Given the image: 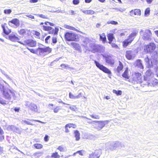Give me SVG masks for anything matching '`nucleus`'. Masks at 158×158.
Listing matches in <instances>:
<instances>
[{
	"instance_id": "c85d7f7f",
	"label": "nucleus",
	"mask_w": 158,
	"mask_h": 158,
	"mask_svg": "<svg viewBox=\"0 0 158 158\" xmlns=\"http://www.w3.org/2000/svg\"><path fill=\"white\" fill-rule=\"evenodd\" d=\"M30 108L31 110L35 112L38 111L37 107L36 105L35 104L31 102V105L30 107Z\"/></svg>"
},
{
	"instance_id": "de8ad7c7",
	"label": "nucleus",
	"mask_w": 158,
	"mask_h": 158,
	"mask_svg": "<svg viewBox=\"0 0 158 158\" xmlns=\"http://www.w3.org/2000/svg\"><path fill=\"white\" fill-rule=\"evenodd\" d=\"M150 60L152 65H154L156 64L157 60H156L155 59L152 58Z\"/></svg>"
},
{
	"instance_id": "338daca9",
	"label": "nucleus",
	"mask_w": 158,
	"mask_h": 158,
	"mask_svg": "<svg viewBox=\"0 0 158 158\" xmlns=\"http://www.w3.org/2000/svg\"><path fill=\"white\" fill-rule=\"evenodd\" d=\"M94 153H93L90 154L89 158H94L95 157V155Z\"/></svg>"
},
{
	"instance_id": "e2e57ef3",
	"label": "nucleus",
	"mask_w": 158,
	"mask_h": 158,
	"mask_svg": "<svg viewBox=\"0 0 158 158\" xmlns=\"http://www.w3.org/2000/svg\"><path fill=\"white\" fill-rule=\"evenodd\" d=\"M73 2L74 5H77L79 3V0H73Z\"/></svg>"
},
{
	"instance_id": "4468645a",
	"label": "nucleus",
	"mask_w": 158,
	"mask_h": 158,
	"mask_svg": "<svg viewBox=\"0 0 158 158\" xmlns=\"http://www.w3.org/2000/svg\"><path fill=\"white\" fill-rule=\"evenodd\" d=\"M146 76H144V80L148 81L150 78L152 77L153 75V73L152 71L149 69L145 73Z\"/></svg>"
},
{
	"instance_id": "864d4df0",
	"label": "nucleus",
	"mask_w": 158,
	"mask_h": 158,
	"mask_svg": "<svg viewBox=\"0 0 158 158\" xmlns=\"http://www.w3.org/2000/svg\"><path fill=\"white\" fill-rule=\"evenodd\" d=\"M65 27L66 28L70 30H75L76 29V28L74 27L67 25L65 26Z\"/></svg>"
},
{
	"instance_id": "aec40b11",
	"label": "nucleus",
	"mask_w": 158,
	"mask_h": 158,
	"mask_svg": "<svg viewBox=\"0 0 158 158\" xmlns=\"http://www.w3.org/2000/svg\"><path fill=\"white\" fill-rule=\"evenodd\" d=\"M10 40L12 41H17L19 42L18 40H19V38L17 37L14 34L12 33L9 36Z\"/></svg>"
},
{
	"instance_id": "c03bdc74",
	"label": "nucleus",
	"mask_w": 158,
	"mask_h": 158,
	"mask_svg": "<svg viewBox=\"0 0 158 158\" xmlns=\"http://www.w3.org/2000/svg\"><path fill=\"white\" fill-rule=\"evenodd\" d=\"M76 127V126L75 124L70 123L66 125L65 126V128H70L71 127H73V128H75Z\"/></svg>"
},
{
	"instance_id": "393cba45",
	"label": "nucleus",
	"mask_w": 158,
	"mask_h": 158,
	"mask_svg": "<svg viewBox=\"0 0 158 158\" xmlns=\"http://www.w3.org/2000/svg\"><path fill=\"white\" fill-rule=\"evenodd\" d=\"M43 29L45 31H48L50 34H53L54 32V28L49 26H43Z\"/></svg>"
},
{
	"instance_id": "4c0bfd02",
	"label": "nucleus",
	"mask_w": 158,
	"mask_h": 158,
	"mask_svg": "<svg viewBox=\"0 0 158 158\" xmlns=\"http://www.w3.org/2000/svg\"><path fill=\"white\" fill-rule=\"evenodd\" d=\"M95 157L97 158H99L101 154V151L100 150H96L94 153Z\"/></svg>"
},
{
	"instance_id": "09e8293b",
	"label": "nucleus",
	"mask_w": 158,
	"mask_h": 158,
	"mask_svg": "<svg viewBox=\"0 0 158 158\" xmlns=\"http://www.w3.org/2000/svg\"><path fill=\"white\" fill-rule=\"evenodd\" d=\"M107 23L108 24H112L115 25L118 24V22H117L112 20L108 21L107 22Z\"/></svg>"
},
{
	"instance_id": "9d476101",
	"label": "nucleus",
	"mask_w": 158,
	"mask_h": 158,
	"mask_svg": "<svg viewBox=\"0 0 158 158\" xmlns=\"http://www.w3.org/2000/svg\"><path fill=\"white\" fill-rule=\"evenodd\" d=\"M19 43L24 45H27L31 47H34L36 44V41L31 39L26 40H24L23 42H19Z\"/></svg>"
},
{
	"instance_id": "0eeeda50",
	"label": "nucleus",
	"mask_w": 158,
	"mask_h": 158,
	"mask_svg": "<svg viewBox=\"0 0 158 158\" xmlns=\"http://www.w3.org/2000/svg\"><path fill=\"white\" fill-rule=\"evenodd\" d=\"M107 146L110 150H114L116 149L117 148L124 147V145L121 142L117 141L108 143Z\"/></svg>"
},
{
	"instance_id": "1a4fd4ad",
	"label": "nucleus",
	"mask_w": 158,
	"mask_h": 158,
	"mask_svg": "<svg viewBox=\"0 0 158 158\" xmlns=\"http://www.w3.org/2000/svg\"><path fill=\"white\" fill-rule=\"evenodd\" d=\"M94 62L96 66L100 69L106 73L109 74H111V72L107 68L104 66L100 64L96 60H94Z\"/></svg>"
},
{
	"instance_id": "79ce46f5",
	"label": "nucleus",
	"mask_w": 158,
	"mask_h": 158,
	"mask_svg": "<svg viewBox=\"0 0 158 158\" xmlns=\"http://www.w3.org/2000/svg\"><path fill=\"white\" fill-rule=\"evenodd\" d=\"M113 92L114 93L116 94L117 95H120L122 94V92L121 90H113Z\"/></svg>"
},
{
	"instance_id": "bb28decb",
	"label": "nucleus",
	"mask_w": 158,
	"mask_h": 158,
	"mask_svg": "<svg viewBox=\"0 0 158 158\" xmlns=\"http://www.w3.org/2000/svg\"><path fill=\"white\" fill-rule=\"evenodd\" d=\"M138 31H134L128 37V39L131 41H132L137 34Z\"/></svg>"
},
{
	"instance_id": "6ab92c4d",
	"label": "nucleus",
	"mask_w": 158,
	"mask_h": 158,
	"mask_svg": "<svg viewBox=\"0 0 158 158\" xmlns=\"http://www.w3.org/2000/svg\"><path fill=\"white\" fill-rule=\"evenodd\" d=\"M129 13H130V15L132 16H133L134 15L140 16L141 15V10L138 9L132 10Z\"/></svg>"
},
{
	"instance_id": "a878e982",
	"label": "nucleus",
	"mask_w": 158,
	"mask_h": 158,
	"mask_svg": "<svg viewBox=\"0 0 158 158\" xmlns=\"http://www.w3.org/2000/svg\"><path fill=\"white\" fill-rule=\"evenodd\" d=\"M5 24H2V26L4 33L6 35H8L11 32V30L9 29L7 27H6L5 26Z\"/></svg>"
},
{
	"instance_id": "f8f14e48",
	"label": "nucleus",
	"mask_w": 158,
	"mask_h": 158,
	"mask_svg": "<svg viewBox=\"0 0 158 158\" xmlns=\"http://www.w3.org/2000/svg\"><path fill=\"white\" fill-rule=\"evenodd\" d=\"M83 44L82 45L88 49H89L91 44H92L91 40L88 38H85L83 41Z\"/></svg>"
},
{
	"instance_id": "473e14b6",
	"label": "nucleus",
	"mask_w": 158,
	"mask_h": 158,
	"mask_svg": "<svg viewBox=\"0 0 158 158\" xmlns=\"http://www.w3.org/2000/svg\"><path fill=\"white\" fill-rule=\"evenodd\" d=\"M113 34L112 33H110L108 34L107 35V38L108 40L109 41V43L111 44V42H112L113 39L114 38Z\"/></svg>"
},
{
	"instance_id": "49530a36",
	"label": "nucleus",
	"mask_w": 158,
	"mask_h": 158,
	"mask_svg": "<svg viewBox=\"0 0 158 158\" xmlns=\"http://www.w3.org/2000/svg\"><path fill=\"white\" fill-rule=\"evenodd\" d=\"M90 116H91L92 118L96 119H99L100 118V116L98 115L97 114H91L90 115Z\"/></svg>"
},
{
	"instance_id": "4d7b16f0",
	"label": "nucleus",
	"mask_w": 158,
	"mask_h": 158,
	"mask_svg": "<svg viewBox=\"0 0 158 158\" xmlns=\"http://www.w3.org/2000/svg\"><path fill=\"white\" fill-rule=\"evenodd\" d=\"M150 9L149 8L146 9L145 11L144 15H147L148 14H149L150 13Z\"/></svg>"
},
{
	"instance_id": "7ed1b4c3",
	"label": "nucleus",
	"mask_w": 158,
	"mask_h": 158,
	"mask_svg": "<svg viewBox=\"0 0 158 158\" xmlns=\"http://www.w3.org/2000/svg\"><path fill=\"white\" fill-rule=\"evenodd\" d=\"M139 33L141 37L144 40H149L151 39L152 33L149 30H141Z\"/></svg>"
},
{
	"instance_id": "8fccbe9b",
	"label": "nucleus",
	"mask_w": 158,
	"mask_h": 158,
	"mask_svg": "<svg viewBox=\"0 0 158 158\" xmlns=\"http://www.w3.org/2000/svg\"><path fill=\"white\" fill-rule=\"evenodd\" d=\"M31 104V102H30L28 101H26L25 102L24 105L27 107H29L30 108Z\"/></svg>"
},
{
	"instance_id": "b1692460",
	"label": "nucleus",
	"mask_w": 158,
	"mask_h": 158,
	"mask_svg": "<svg viewBox=\"0 0 158 158\" xmlns=\"http://www.w3.org/2000/svg\"><path fill=\"white\" fill-rule=\"evenodd\" d=\"M69 97L72 99H75L80 98L82 97V93H79L77 95L75 96L74 94L70 92L69 94Z\"/></svg>"
},
{
	"instance_id": "423d86ee",
	"label": "nucleus",
	"mask_w": 158,
	"mask_h": 158,
	"mask_svg": "<svg viewBox=\"0 0 158 158\" xmlns=\"http://www.w3.org/2000/svg\"><path fill=\"white\" fill-rule=\"evenodd\" d=\"M64 35L65 39L68 41H77L78 39L77 35L73 32H67Z\"/></svg>"
},
{
	"instance_id": "f704fd0d",
	"label": "nucleus",
	"mask_w": 158,
	"mask_h": 158,
	"mask_svg": "<svg viewBox=\"0 0 158 158\" xmlns=\"http://www.w3.org/2000/svg\"><path fill=\"white\" fill-rule=\"evenodd\" d=\"M7 129L8 130H12L15 132H17L18 130V129L13 125L9 126L7 127Z\"/></svg>"
},
{
	"instance_id": "f3484780",
	"label": "nucleus",
	"mask_w": 158,
	"mask_h": 158,
	"mask_svg": "<svg viewBox=\"0 0 158 158\" xmlns=\"http://www.w3.org/2000/svg\"><path fill=\"white\" fill-rule=\"evenodd\" d=\"M135 66L140 70V71H142L143 69V66L140 60H137L134 64Z\"/></svg>"
},
{
	"instance_id": "774afa93",
	"label": "nucleus",
	"mask_w": 158,
	"mask_h": 158,
	"mask_svg": "<svg viewBox=\"0 0 158 158\" xmlns=\"http://www.w3.org/2000/svg\"><path fill=\"white\" fill-rule=\"evenodd\" d=\"M145 61L148 64H150V60L148 57H147L145 59Z\"/></svg>"
},
{
	"instance_id": "a19ab883",
	"label": "nucleus",
	"mask_w": 158,
	"mask_h": 158,
	"mask_svg": "<svg viewBox=\"0 0 158 158\" xmlns=\"http://www.w3.org/2000/svg\"><path fill=\"white\" fill-rule=\"evenodd\" d=\"M84 152V151L83 150L77 151V152L74 153L73 154V156H75L76 154H78L79 155L81 156H83Z\"/></svg>"
},
{
	"instance_id": "13d9d810",
	"label": "nucleus",
	"mask_w": 158,
	"mask_h": 158,
	"mask_svg": "<svg viewBox=\"0 0 158 158\" xmlns=\"http://www.w3.org/2000/svg\"><path fill=\"white\" fill-rule=\"evenodd\" d=\"M0 103L2 105H5L6 104V101L2 99H0Z\"/></svg>"
},
{
	"instance_id": "680f3d73",
	"label": "nucleus",
	"mask_w": 158,
	"mask_h": 158,
	"mask_svg": "<svg viewBox=\"0 0 158 158\" xmlns=\"http://www.w3.org/2000/svg\"><path fill=\"white\" fill-rule=\"evenodd\" d=\"M111 44L112 47L113 48H118V46L116 44L114 43H112V42H111V44Z\"/></svg>"
},
{
	"instance_id": "052dcab7",
	"label": "nucleus",
	"mask_w": 158,
	"mask_h": 158,
	"mask_svg": "<svg viewBox=\"0 0 158 158\" xmlns=\"http://www.w3.org/2000/svg\"><path fill=\"white\" fill-rule=\"evenodd\" d=\"M52 42L53 43L55 44L57 42L56 37L55 36H53L52 38Z\"/></svg>"
},
{
	"instance_id": "c9c22d12",
	"label": "nucleus",
	"mask_w": 158,
	"mask_h": 158,
	"mask_svg": "<svg viewBox=\"0 0 158 158\" xmlns=\"http://www.w3.org/2000/svg\"><path fill=\"white\" fill-rule=\"evenodd\" d=\"M75 137L76 138V140L77 141H78L80 139V134L77 130H76L74 131Z\"/></svg>"
},
{
	"instance_id": "ddd939ff",
	"label": "nucleus",
	"mask_w": 158,
	"mask_h": 158,
	"mask_svg": "<svg viewBox=\"0 0 158 158\" xmlns=\"http://www.w3.org/2000/svg\"><path fill=\"white\" fill-rule=\"evenodd\" d=\"M155 46L154 44L151 43L149 45H146L144 47V50L147 52H150L154 50L155 48Z\"/></svg>"
},
{
	"instance_id": "dca6fc26",
	"label": "nucleus",
	"mask_w": 158,
	"mask_h": 158,
	"mask_svg": "<svg viewBox=\"0 0 158 158\" xmlns=\"http://www.w3.org/2000/svg\"><path fill=\"white\" fill-rule=\"evenodd\" d=\"M19 34L20 35L26 37L30 35V31L29 30L26 29H21L18 31Z\"/></svg>"
},
{
	"instance_id": "69168bd1",
	"label": "nucleus",
	"mask_w": 158,
	"mask_h": 158,
	"mask_svg": "<svg viewBox=\"0 0 158 158\" xmlns=\"http://www.w3.org/2000/svg\"><path fill=\"white\" fill-rule=\"evenodd\" d=\"M69 108L71 110L73 111H75L77 109L76 106H70Z\"/></svg>"
},
{
	"instance_id": "37998d69",
	"label": "nucleus",
	"mask_w": 158,
	"mask_h": 158,
	"mask_svg": "<svg viewBox=\"0 0 158 158\" xmlns=\"http://www.w3.org/2000/svg\"><path fill=\"white\" fill-rule=\"evenodd\" d=\"M34 147L36 149H41L43 147V145L37 143L34 144Z\"/></svg>"
},
{
	"instance_id": "4be33fe9",
	"label": "nucleus",
	"mask_w": 158,
	"mask_h": 158,
	"mask_svg": "<svg viewBox=\"0 0 158 158\" xmlns=\"http://www.w3.org/2000/svg\"><path fill=\"white\" fill-rule=\"evenodd\" d=\"M122 77L125 78V80H127L129 79V76L128 73V68H126L125 70L122 74Z\"/></svg>"
},
{
	"instance_id": "20e7f679",
	"label": "nucleus",
	"mask_w": 158,
	"mask_h": 158,
	"mask_svg": "<svg viewBox=\"0 0 158 158\" xmlns=\"http://www.w3.org/2000/svg\"><path fill=\"white\" fill-rule=\"evenodd\" d=\"M129 82H131L133 84L140 83L143 82L142 76L141 73H135L132 74V80H129Z\"/></svg>"
},
{
	"instance_id": "9b49d317",
	"label": "nucleus",
	"mask_w": 158,
	"mask_h": 158,
	"mask_svg": "<svg viewBox=\"0 0 158 158\" xmlns=\"http://www.w3.org/2000/svg\"><path fill=\"white\" fill-rule=\"evenodd\" d=\"M137 52L136 50H127L126 52V56L128 60H131L135 57Z\"/></svg>"
},
{
	"instance_id": "39448f33",
	"label": "nucleus",
	"mask_w": 158,
	"mask_h": 158,
	"mask_svg": "<svg viewBox=\"0 0 158 158\" xmlns=\"http://www.w3.org/2000/svg\"><path fill=\"white\" fill-rule=\"evenodd\" d=\"M109 122L108 120L94 121L91 122H90L89 123L94 124V123H95L94 124L96 126L95 127V128L98 131H100Z\"/></svg>"
},
{
	"instance_id": "cd10ccee",
	"label": "nucleus",
	"mask_w": 158,
	"mask_h": 158,
	"mask_svg": "<svg viewBox=\"0 0 158 158\" xmlns=\"http://www.w3.org/2000/svg\"><path fill=\"white\" fill-rule=\"evenodd\" d=\"M53 106V105L52 104H49L48 105V107L49 108L51 109L52 110H53L55 113H57L60 109V107L58 106H56L54 108H51V106Z\"/></svg>"
},
{
	"instance_id": "c756f323",
	"label": "nucleus",
	"mask_w": 158,
	"mask_h": 158,
	"mask_svg": "<svg viewBox=\"0 0 158 158\" xmlns=\"http://www.w3.org/2000/svg\"><path fill=\"white\" fill-rule=\"evenodd\" d=\"M60 156L58 154L57 152L53 153L52 154L51 156H48L47 158H59Z\"/></svg>"
},
{
	"instance_id": "3c124183",
	"label": "nucleus",
	"mask_w": 158,
	"mask_h": 158,
	"mask_svg": "<svg viewBox=\"0 0 158 158\" xmlns=\"http://www.w3.org/2000/svg\"><path fill=\"white\" fill-rule=\"evenodd\" d=\"M12 10L10 9H6L4 11V13L6 14H10Z\"/></svg>"
},
{
	"instance_id": "6e6552de",
	"label": "nucleus",
	"mask_w": 158,
	"mask_h": 158,
	"mask_svg": "<svg viewBox=\"0 0 158 158\" xmlns=\"http://www.w3.org/2000/svg\"><path fill=\"white\" fill-rule=\"evenodd\" d=\"M94 62L96 66L100 69L106 73L109 74H111V72L107 68L104 66L100 64L96 60H94Z\"/></svg>"
},
{
	"instance_id": "412c9836",
	"label": "nucleus",
	"mask_w": 158,
	"mask_h": 158,
	"mask_svg": "<svg viewBox=\"0 0 158 158\" xmlns=\"http://www.w3.org/2000/svg\"><path fill=\"white\" fill-rule=\"evenodd\" d=\"M118 63V65L116 69H115V72L119 73L122 71L123 69V64L120 61H119Z\"/></svg>"
},
{
	"instance_id": "72a5a7b5",
	"label": "nucleus",
	"mask_w": 158,
	"mask_h": 158,
	"mask_svg": "<svg viewBox=\"0 0 158 158\" xmlns=\"http://www.w3.org/2000/svg\"><path fill=\"white\" fill-rule=\"evenodd\" d=\"M81 10L84 13L87 15H92L94 13V11L92 10Z\"/></svg>"
},
{
	"instance_id": "f03ea898",
	"label": "nucleus",
	"mask_w": 158,
	"mask_h": 158,
	"mask_svg": "<svg viewBox=\"0 0 158 158\" xmlns=\"http://www.w3.org/2000/svg\"><path fill=\"white\" fill-rule=\"evenodd\" d=\"M51 51V48L48 47H45L43 48L39 47L37 49V54L44 57L50 53Z\"/></svg>"
},
{
	"instance_id": "f257e3e1",
	"label": "nucleus",
	"mask_w": 158,
	"mask_h": 158,
	"mask_svg": "<svg viewBox=\"0 0 158 158\" xmlns=\"http://www.w3.org/2000/svg\"><path fill=\"white\" fill-rule=\"evenodd\" d=\"M2 94L6 99L10 101L11 99L13 100H15L17 98L16 92L12 89H9L7 88L4 91Z\"/></svg>"
},
{
	"instance_id": "2f4dec72",
	"label": "nucleus",
	"mask_w": 158,
	"mask_h": 158,
	"mask_svg": "<svg viewBox=\"0 0 158 158\" xmlns=\"http://www.w3.org/2000/svg\"><path fill=\"white\" fill-rule=\"evenodd\" d=\"M132 41L127 38L123 42V46L125 48Z\"/></svg>"
},
{
	"instance_id": "58836bf2",
	"label": "nucleus",
	"mask_w": 158,
	"mask_h": 158,
	"mask_svg": "<svg viewBox=\"0 0 158 158\" xmlns=\"http://www.w3.org/2000/svg\"><path fill=\"white\" fill-rule=\"evenodd\" d=\"M106 62L111 65H113L114 64V60L108 58L106 59Z\"/></svg>"
},
{
	"instance_id": "5fc2aeb1",
	"label": "nucleus",
	"mask_w": 158,
	"mask_h": 158,
	"mask_svg": "<svg viewBox=\"0 0 158 158\" xmlns=\"http://www.w3.org/2000/svg\"><path fill=\"white\" fill-rule=\"evenodd\" d=\"M7 88H5L4 86L0 84V89L3 92L5 90H6Z\"/></svg>"
},
{
	"instance_id": "6e6d98bb",
	"label": "nucleus",
	"mask_w": 158,
	"mask_h": 158,
	"mask_svg": "<svg viewBox=\"0 0 158 158\" xmlns=\"http://www.w3.org/2000/svg\"><path fill=\"white\" fill-rule=\"evenodd\" d=\"M28 49L32 53H33L36 54H37V49L35 50L33 49H30L28 48Z\"/></svg>"
},
{
	"instance_id": "0e129e2a",
	"label": "nucleus",
	"mask_w": 158,
	"mask_h": 158,
	"mask_svg": "<svg viewBox=\"0 0 158 158\" xmlns=\"http://www.w3.org/2000/svg\"><path fill=\"white\" fill-rule=\"evenodd\" d=\"M58 31V29L56 27L55 29H54V32L53 34H54L55 35L57 34Z\"/></svg>"
},
{
	"instance_id": "7c9ffc66",
	"label": "nucleus",
	"mask_w": 158,
	"mask_h": 158,
	"mask_svg": "<svg viewBox=\"0 0 158 158\" xmlns=\"http://www.w3.org/2000/svg\"><path fill=\"white\" fill-rule=\"evenodd\" d=\"M71 44L76 50L78 51L81 50V47L78 44L75 42H72L71 43Z\"/></svg>"
},
{
	"instance_id": "5701e85b",
	"label": "nucleus",
	"mask_w": 158,
	"mask_h": 158,
	"mask_svg": "<svg viewBox=\"0 0 158 158\" xmlns=\"http://www.w3.org/2000/svg\"><path fill=\"white\" fill-rule=\"evenodd\" d=\"M10 23L14 24L16 27L19 26L20 24L19 21L17 19H13L8 22V24L10 25Z\"/></svg>"
},
{
	"instance_id": "a18cd8bd",
	"label": "nucleus",
	"mask_w": 158,
	"mask_h": 158,
	"mask_svg": "<svg viewBox=\"0 0 158 158\" xmlns=\"http://www.w3.org/2000/svg\"><path fill=\"white\" fill-rule=\"evenodd\" d=\"M99 46H100V48L99 49V52H103L105 51V48L102 45H99Z\"/></svg>"
},
{
	"instance_id": "bf43d9fd",
	"label": "nucleus",
	"mask_w": 158,
	"mask_h": 158,
	"mask_svg": "<svg viewBox=\"0 0 158 158\" xmlns=\"http://www.w3.org/2000/svg\"><path fill=\"white\" fill-rule=\"evenodd\" d=\"M37 15L40 17V18H44V19H47V16L45 15H43L42 14H38L36 15Z\"/></svg>"
},
{
	"instance_id": "e433bc0d",
	"label": "nucleus",
	"mask_w": 158,
	"mask_h": 158,
	"mask_svg": "<svg viewBox=\"0 0 158 158\" xmlns=\"http://www.w3.org/2000/svg\"><path fill=\"white\" fill-rule=\"evenodd\" d=\"M100 39L104 43L106 41V38L105 35L104 33H103L100 35Z\"/></svg>"
},
{
	"instance_id": "a211bd4d",
	"label": "nucleus",
	"mask_w": 158,
	"mask_h": 158,
	"mask_svg": "<svg viewBox=\"0 0 158 158\" xmlns=\"http://www.w3.org/2000/svg\"><path fill=\"white\" fill-rule=\"evenodd\" d=\"M28 120L30 121H36V122H39L40 123H44V122H43L40 120H34V119H28L27 120H23L22 121V123H25L27 125H32V126H35V124H32L31 123H30L29 121H28Z\"/></svg>"
},
{
	"instance_id": "2eb2a0df",
	"label": "nucleus",
	"mask_w": 158,
	"mask_h": 158,
	"mask_svg": "<svg viewBox=\"0 0 158 158\" xmlns=\"http://www.w3.org/2000/svg\"><path fill=\"white\" fill-rule=\"evenodd\" d=\"M99 45L95 44H94L92 43V44H91L90 47L89 48V50H91L92 52L94 53L95 52H99V48H100Z\"/></svg>"
},
{
	"instance_id": "603ef678",
	"label": "nucleus",
	"mask_w": 158,
	"mask_h": 158,
	"mask_svg": "<svg viewBox=\"0 0 158 158\" xmlns=\"http://www.w3.org/2000/svg\"><path fill=\"white\" fill-rule=\"evenodd\" d=\"M57 149L61 152H64L65 151V148L62 146H59L57 148Z\"/></svg>"
},
{
	"instance_id": "ea45409f",
	"label": "nucleus",
	"mask_w": 158,
	"mask_h": 158,
	"mask_svg": "<svg viewBox=\"0 0 158 158\" xmlns=\"http://www.w3.org/2000/svg\"><path fill=\"white\" fill-rule=\"evenodd\" d=\"M43 154V153L42 152H37L34 153L33 155L37 158H39Z\"/></svg>"
}]
</instances>
